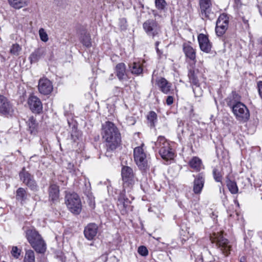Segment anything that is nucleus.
<instances>
[{
    "label": "nucleus",
    "mask_w": 262,
    "mask_h": 262,
    "mask_svg": "<svg viewBox=\"0 0 262 262\" xmlns=\"http://www.w3.org/2000/svg\"><path fill=\"white\" fill-rule=\"evenodd\" d=\"M160 42L159 41H157L156 42H155V47H156V51H157V54L160 56L162 54V52L158 48V46L160 44Z\"/></svg>",
    "instance_id": "nucleus-45"
},
{
    "label": "nucleus",
    "mask_w": 262,
    "mask_h": 262,
    "mask_svg": "<svg viewBox=\"0 0 262 262\" xmlns=\"http://www.w3.org/2000/svg\"><path fill=\"white\" fill-rule=\"evenodd\" d=\"M35 254L33 250H27L26 251L23 262H35Z\"/></svg>",
    "instance_id": "nucleus-34"
},
{
    "label": "nucleus",
    "mask_w": 262,
    "mask_h": 262,
    "mask_svg": "<svg viewBox=\"0 0 262 262\" xmlns=\"http://www.w3.org/2000/svg\"><path fill=\"white\" fill-rule=\"evenodd\" d=\"M243 21H244V22L245 24H246V23H247L248 22V20H245V19H243Z\"/></svg>",
    "instance_id": "nucleus-51"
},
{
    "label": "nucleus",
    "mask_w": 262,
    "mask_h": 262,
    "mask_svg": "<svg viewBox=\"0 0 262 262\" xmlns=\"http://www.w3.org/2000/svg\"><path fill=\"white\" fill-rule=\"evenodd\" d=\"M121 174L123 181L130 183V181L133 177V169L128 166H123L121 170Z\"/></svg>",
    "instance_id": "nucleus-24"
},
{
    "label": "nucleus",
    "mask_w": 262,
    "mask_h": 262,
    "mask_svg": "<svg viewBox=\"0 0 262 262\" xmlns=\"http://www.w3.org/2000/svg\"><path fill=\"white\" fill-rule=\"evenodd\" d=\"M52 82L47 78H42L39 80L38 90L39 93L44 95L50 94L53 91Z\"/></svg>",
    "instance_id": "nucleus-13"
},
{
    "label": "nucleus",
    "mask_w": 262,
    "mask_h": 262,
    "mask_svg": "<svg viewBox=\"0 0 262 262\" xmlns=\"http://www.w3.org/2000/svg\"><path fill=\"white\" fill-rule=\"evenodd\" d=\"M213 178L216 182H222V176L219 170L216 168L213 170Z\"/></svg>",
    "instance_id": "nucleus-38"
},
{
    "label": "nucleus",
    "mask_w": 262,
    "mask_h": 262,
    "mask_svg": "<svg viewBox=\"0 0 262 262\" xmlns=\"http://www.w3.org/2000/svg\"><path fill=\"white\" fill-rule=\"evenodd\" d=\"M227 186L230 192L236 194L238 192V187L235 182L228 180L227 181Z\"/></svg>",
    "instance_id": "nucleus-35"
},
{
    "label": "nucleus",
    "mask_w": 262,
    "mask_h": 262,
    "mask_svg": "<svg viewBox=\"0 0 262 262\" xmlns=\"http://www.w3.org/2000/svg\"><path fill=\"white\" fill-rule=\"evenodd\" d=\"M183 50L186 57L194 62H196V52L190 45L187 43H184Z\"/></svg>",
    "instance_id": "nucleus-21"
},
{
    "label": "nucleus",
    "mask_w": 262,
    "mask_h": 262,
    "mask_svg": "<svg viewBox=\"0 0 262 262\" xmlns=\"http://www.w3.org/2000/svg\"><path fill=\"white\" fill-rule=\"evenodd\" d=\"M113 93L115 96H121L122 94V90L119 87L116 86L113 90Z\"/></svg>",
    "instance_id": "nucleus-43"
},
{
    "label": "nucleus",
    "mask_w": 262,
    "mask_h": 262,
    "mask_svg": "<svg viewBox=\"0 0 262 262\" xmlns=\"http://www.w3.org/2000/svg\"><path fill=\"white\" fill-rule=\"evenodd\" d=\"M28 104L31 111L39 114L42 111V104L40 100L35 96H30L28 100Z\"/></svg>",
    "instance_id": "nucleus-14"
},
{
    "label": "nucleus",
    "mask_w": 262,
    "mask_h": 262,
    "mask_svg": "<svg viewBox=\"0 0 262 262\" xmlns=\"http://www.w3.org/2000/svg\"><path fill=\"white\" fill-rule=\"evenodd\" d=\"M15 198L16 201L24 204L28 200V194L27 190L23 187L18 188L16 191Z\"/></svg>",
    "instance_id": "nucleus-22"
},
{
    "label": "nucleus",
    "mask_w": 262,
    "mask_h": 262,
    "mask_svg": "<svg viewBox=\"0 0 262 262\" xmlns=\"http://www.w3.org/2000/svg\"><path fill=\"white\" fill-rule=\"evenodd\" d=\"M80 41L86 48H90L92 46L91 35L89 33H85L83 34L80 37Z\"/></svg>",
    "instance_id": "nucleus-30"
},
{
    "label": "nucleus",
    "mask_w": 262,
    "mask_h": 262,
    "mask_svg": "<svg viewBox=\"0 0 262 262\" xmlns=\"http://www.w3.org/2000/svg\"><path fill=\"white\" fill-rule=\"evenodd\" d=\"M159 153L161 158L166 161L173 159L174 158V152L171 148L169 144L168 145V148L160 149Z\"/></svg>",
    "instance_id": "nucleus-23"
},
{
    "label": "nucleus",
    "mask_w": 262,
    "mask_h": 262,
    "mask_svg": "<svg viewBox=\"0 0 262 262\" xmlns=\"http://www.w3.org/2000/svg\"><path fill=\"white\" fill-rule=\"evenodd\" d=\"M101 136L106 146V154L115 150L121 142L120 132L115 124L111 121H106L102 124Z\"/></svg>",
    "instance_id": "nucleus-1"
},
{
    "label": "nucleus",
    "mask_w": 262,
    "mask_h": 262,
    "mask_svg": "<svg viewBox=\"0 0 262 262\" xmlns=\"http://www.w3.org/2000/svg\"><path fill=\"white\" fill-rule=\"evenodd\" d=\"M198 70L190 69L188 73L189 82L191 83L193 93L195 97L202 95V91L200 88V82L197 76Z\"/></svg>",
    "instance_id": "nucleus-9"
},
{
    "label": "nucleus",
    "mask_w": 262,
    "mask_h": 262,
    "mask_svg": "<svg viewBox=\"0 0 262 262\" xmlns=\"http://www.w3.org/2000/svg\"><path fill=\"white\" fill-rule=\"evenodd\" d=\"M259 13H260V15L262 16V6L261 7H259Z\"/></svg>",
    "instance_id": "nucleus-48"
},
{
    "label": "nucleus",
    "mask_w": 262,
    "mask_h": 262,
    "mask_svg": "<svg viewBox=\"0 0 262 262\" xmlns=\"http://www.w3.org/2000/svg\"><path fill=\"white\" fill-rule=\"evenodd\" d=\"M198 39L201 51L206 53H210L212 46L208 37L203 34H200Z\"/></svg>",
    "instance_id": "nucleus-16"
},
{
    "label": "nucleus",
    "mask_w": 262,
    "mask_h": 262,
    "mask_svg": "<svg viewBox=\"0 0 262 262\" xmlns=\"http://www.w3.org/2000/svg\"><path fill=\"white\" fill-rule=\"evenodd\" d=\"M14 112L13 105L3 95H0V114L6 116H12Z\"/></svg>",
    "instance_id": "nucleus-11"
},
{
    "label": "nucleus",
    "mask_w": 262,
    "mask_h": 262,
    "mask_svg": "<svg viewBox=\"0 0 262 262\" xmlns=\"http://www.w3.org/2000/svg\"><path fill=\"white\" fill-rule=\"evenodd\" d=\"M189 166L196 171H199L203 168L202 160L197 157H193L189 162Z\"/></svg>",
    "instance_id": "nucleus-28"
},
{
    "label": "nucleus",
    "mask_w": 262,
    "mask_h": 262,
    "mask_svg": "<svg viewBox=\"0 0 262 262\" xmlns=\"http://www.w3.org/2000/svg\"><path fill=\"white\" fill-rule=\"evenodd\" d=\"M130 203V201L123 193H121L118 199V206L123 213L126 212V210Z\"/></svg>",
    "instance_id": "nucleus-20"
},
{
    "label": "nucleus",
    "mask_w": 262,
    "mask_h": 262,
    "mask_svg": "<svg viewBox=\"0 0 262 262\" xmlns=\"http://www.w3.org/2000/svg\"><path fill=\"white\" fill-rule=\"evenodd\" d=\"M156 8L161 12H165L167 4L165 0H155Z\"/></svg>",
    "instance_id": "nucleus-33"
},
{
    "label": "nucleus",
    "mask_w": 262,
    "mask_h": 262,
    "mask_svg": "<svg viewBox=\"0 0 262 262\" xmlns=\"http://www.w3.org/2000/svg\"><path fill=\"white\" fill-rule=\"evenodd\" d=\"M74 167V165L71 163H69L68 168L70 169H72Z\"/></svg>",
    "instance_id": "nucleus-46"
},
{
    "label": "nucleus",
    "mask_w": 262,
    "mask_h": 262,
    "mask_svg": "<svg viewBox=\"0 0 262 262\" xmlns=\"http://www.w3.org/2000/svg\"><path fill=\"white\" fill-rule=\"evenodd\" d=\"M229 20L227 15L222 14L219 17L215 27V32L217 36H222L228 27Z\"/></svg>",
    "instance_id": "nucleus-12"
},
{
    "label": "nucleus",
    "mask_w": 262,
    "mask_h": 262,
    "mask_svg": "<svg viewBox=\"0 0 262 262\" xmlns=\"http://www.w3.org/2000/svg\"><path fill=\"white\" fill-rule=\"evenodd\" d=\"M228 105L232 108L236 118L241 122H247L250 117V113L246 106L241 102H233L230 100L227 102Z\"/></svg>",
    "instance_id": "nucleus-3"
},
{
    "label": "nucleus",
    "mask_w": 262,
    "mask_h": 262,
    "mask_svg": "<svg viewBox=\"0 0 262 262\" xmlns=\"http://www.w3.org/2000/svg\"><path fill=\"white\" fill-rule=\"evenodd\" d=\"M116 75L120 81L126 79V66L124 63H119L116 66Z\"/></svg>",
    "instance_id": "nucleus-25"
},
{
    "label": "nucleus",
    "mask_w": 262,
    "mask_h": 262,
    "mask_svg": "<svg viewBox=\"0 0 262 262\" xmlns=\"http://www.w3.org/2000/svg\"><path fill=\"white\" fill-rule=\"evenodd\" d=\"M28 125L31 133H32L36 129V123L33 117H30L28 120Z\"/></svg>",
    "instance_id": "nucleus-39"
},
{
    "label": "nucleus",
    "mask_w": 262,
    "mask_h": 262,
    "mask_svg": "<svg viewBox=\"0 0 262 262\" xmlns=\"http://www.w3.org/2000/svg\"><path fill=\"white\" fill-rule=\"evenodd\" d=\"M98 226L95 223L89 224L84 228V236L88 240H92L97 235Z\"/></svg>",
    "instance_id": "nucleus-17"
},
{
    "label": "nucleus",
    "mask_w": 262,
    "mask_h": 262,
    "mask_svg": "<svg viewBox=\"0 0 262 262\" xmlns=\"http://www.w3.org/2000/svg\"><path fill=\"white\" fill-rule=\"evenodd\" d=\"M39 34L40 39L44 42H46L48 40V36L44 29L41 28L39 30Z\"/></svg>",
    "instance_id": "nucleus-40"
},
{
    "label": "nucleus",
    "mask_w": 262,
    "mask_h": 262,
    "mask_svg": "<svg viewBox=\"0 0 262 262\" xmlns=\"http://www.w3.org/2000/svg\"><path fill=\"white\" fill-rule=\"evenodd\" d=\"M212 243H215L217 248L225 255H228L231 250L232 246L229 240L225 238L221 232L213 233L210 236Z\"/></svg>",
    "instance_id": "nucleus-4"
},
{
    "label": "nucleus",
    "mask_w": 262,
    "mask_h": 262,
    "mask_svg": "<svg viewBox=\"0 0 262 262\" xmlns=\"http://www.w3.org/2000/svg\"><path fill=\"white\" fill-rule=\"evenodd\" d=\"M147 119L151 127L155 126V124L157 121V114L154 111H150L147 116Z\"/></svg>",
    "instance_id": "nucleus-32"
},
{
    "label": "nucleus",
    "mask_w": 262,
    "mask_h": 262,
    "mask_svg": "<svg viewBox=\"0 0 262 262\" xmlns=\"http://www.w3.org/2000/svg\"><path fill=\"white\" fill-rule=\"evenodd\" d=\"M173 102V98L172 96H169L166 99V103L167 105H170Z\"/></svg>",
    "instance_id": "nucleus-44"
},
{
    "label": "nucleus",
    "mask_w": 262,
    "mask_h": 262,
    "mask_svg": "<svg viewBox=\"0 0 262 262\" xmlns=\"http://www.w3.org/2000/svg\"><path fill=\"white\" fill-rule=\"evenodd\" d=\"M246 261V257L245 256L241 257L240 259V262H245Z\"/></svg>",
    "instance_id": "nucleus-47"
},
{
    "label": "nucleus",
    "mask_w": 262,
    "mask_h": 262,
    "mask_svg": "<svg viewBox=\"0 0 262 262\" xmlns=\"http://www.w3.org/2000/svg\"><path fill=\"white\" fill-rule=\"evenodd\" d=\"M157 84L160 91L165 94H169L171 88V83L165 78H160L156 80Z\"/></svg>",
    "instance_id": "nucleus-19"
},
{
    "label": "nucleus",
    "mask_w": 262,
    "mask_h": 262,
    "mask_svg": "<svg viewBox=\"0 0 262 262\" xmlns=\"http://www.w3.org/2000/svg\"><path fill=\"white\" fill-rule=\"evenodd\" d=\"M22 250L17 246H13L11 251V254L15 259H18L21 255Z\"/></svg>",
    "instance_id": "nucleus-37"
},
{
    "label": "nucleus",
    "mask_w": 262,
    "mask_h": 262,
    "mask_svg": "<svg viewBox=\"0 0 262 262\" xmlns=\"http://www.w3.org/2000/svg\"><path fill=\"white\" fill-rule=\"evenodd\" d=\"M26 237L32 247L37 253H43L46 250V245L41 235L35 229H28L26 231Z\"/></svg>",
    "instance_id": "nucleus-2"
},
{
    "label": "nucleus",
    "mask_w": 262,
    "mask_h": 262,
    "mask_svg": "<svg viewBox=\"0 0 262 262\" xmlns=\"http://www.w3.org/2000/svg\"><path fill=\"white\" fill-rule=\"evenodd\" d=\"M21 51V46L16 43L11 46L10 50V53L13 55L18 56Z\"/></svg>",
    "instance_id": "nucleus-36"
},
{
    "label": "nucleus",
    "mask_w": 262,
    "mask_h": 262,
    "mask_svg": "<svg viewBox=\"0 0 262 262\" xmlns=\"http://www.w3.org/2000/svg\"><path fill=\"white\" fill-rule=\"evenodd\" d=\"M138 252L140 255L143 256H146L148 254L147 249L144 246H141L138 248Z\"/></svg>",
    "instance_id": "nucleus-41"
},
{
    "label": "nucleus",
    "mask_w": 262,
    "mask_h": 262,
    "mask_svg": "<svg viewBox=\"0 0 262 262\" xmlns=\"http://www.w3.org/2000/svg\"><path fill=\"white\" fill-rule=\"evenodd\" d=\"M129 66L132 74L138 75L142 73V68L139 63L134 62Z\"/></svg>",
    "instance_id": "nucleus-31"
},
{
    "label": "nucleus",
    "mask_w": 262,
    "mask_h": 262,
    "mask_svg": "<svg viewBox=\"0 0 262 262\" xmlns=\"http://www.w3.org/2000/svg\"><path fill=\"white\" fill-rule=\"evenodd\" d=\"M152 13H153V15L155 16H156L157 15V12L155 10H153L152 11Z\"/></svg>",
    "instance_id": "nucleus-49"
},
{
    "label": "nucleus",
    "mask_w": 262,
    "mask_h": 262,
    "mask_svg": "<svg viewBox=\"0 0 262 262\" xmlns=\"http://www.w3.org/2000/svg\"><path fill=\"white\" fill-rule=\"evenodd\" d=\"M241 97L235 92H232V96L228 98L227 102L230 100H233V102H240Z\"/></svg>",
    "instance_id": "nucleus-42"
},
{
    "label": "nucleus",
    "mask_w": 262,
    "mask_h": 262,
    "mask_svg": "<svg viewBox=\"0 0 262 262\" xmlns=\"http://www.w3.org/2000/svg\"><path fill=\"white\" fill-rule=\"evenodd\" d=\"M143 29L147 35L152 38L159 37L161 33V28L159 23L154 19H148L143 24Z\"/></svg>",
    "instance_id": "nucleus-6"
},
{
    "label": "nucleus",
    "mask_w": 262,
    "mask_h": 262,
    "mask_svg": "<svg viewBox=\"0 0 262 262\" xmlns=\"http://www.w3.org/2000/svg\"><path fill=\"white\" fill-rule=\"evenodd\" d=\"M194 180L193 181V191L195 194H200L204 187L205 176L203 172L198 173L194 176Z\"/></svg>",
    "instance_id": "nucleus-15"
},
{
    "label": "nucleus",
    "mask_w": 262,
    "mask_h": 262,
    "mask_svg": "<svg viewBox=\"0 0 262 262\" xmlns=\"http://www.w3.org/2000/svg\"><path fill=\"white\" fill-rule=\"evenodd\" d=\"M19 177L21 181L31 190L34 192L38 191L39 187L34 180V176L27 171L25 167L19 172Z\"/></svg>",
    "instance_id": "nucleus-7"
},
{
    "label": "nucleus",
    "mask_w": 262,
    "mask_h": 262,
    "mask_svg": "<svg viewBox=\"0 0 262 262\" xmlns=\"http://www.w3.org/2000/svg\"><path fill=\"white\" fill-rule=\"evenodd\" d=\"M49 198L54 202L57 200L59 198V187L56 184H51L49 188Z\"/></svg>",
    "instance_id": "nucleus-27"
},
{
    "label": "nucleus",
    "mask_w": 262,
    "mask_h": 262,
    "mask_svg": "<svg viewBox=\"0 0 262 262\" xmlns=\"http://www.w3.org/2000/svg\"><path fill=\"white\" fill-rule=\"evenodd\" d=\"M169 144V142L164 136H160L158 137L157 141L154 143L155 146H153V148L155 150H158L159 151L160 149L168 148Z\"/></svg>",
    "instance_id": "nucleus-26"
},
{
    "label": "nucleus",
    "mask_w": 262,
    "mask_h": 262,
    "mask_svg": "<svg viewBox=\"0 0 262 262\" xmlns=\"http://www.w3.org/2000/svg\"><path fill=\"white\" fill-rule=\"evenodd\" d=\"M135 161L140 169L145 170L147 167L146 155L144 152L143 146L136 147L134 150Z\"/></svg>",
    "instance_id": "nucleus-8"
},
{
    "label": "nucleus",
    "mask_w": 262,
    "mask_h": 262,
    "mask_svg": "<svg viewBox=\"0 0 262 262\" xmlns=\"http://www.w3.org/2000/svg\"><path fill=\"white\" fill-rule=\"evenodd\" d=\"M45 55V49L43 48H38L31 53L29 57V60L31 64L35 63Z\"/></svg>",
    "instance_id": "nucleus-18"
},
{
    "label": "nucleus",
    "mask_w": 262,
    "mask_h": 262,
    "mask_svg": "<svg viewBox=\"0 0 262 262\" xmlns=\"http://www.w3.org/2000/svg\"><path fill=\"white\" fill-rule=\"evenodd\" d=\"M8 3L15 9H20L28 5V0H8Z\"/></svg>",
    "instance_id": "nucleus-29"
},
{
    "label": "nucleus",
    "mask_w": 262,
    "mask_h": 262,
    "mask_svg": "<svg viewBox=\"0 0 262 262\" xmlns=\"http://www.w3.org/2000/svg\"><path fill=\"white\" fill-rule=\"evenodd\" d=\"M65 203L69 210L73 214H79L81 211L82 205L78 195L75 193H67L65 196Z\"/></svg>",
    "instance_id": "nucleus-5"
},
{
    "label": "nucleus",
    "mask_w": 262,
    "mask_h": 262,
    "mask_svg": "<svg viewBox=\"0 0 262 262\" xmlns=\"http://www.w3.org/2000/svg\"><path fill=\"white\" fill-rule=\"evenodd\" d=\"M200 8V15L203 19H211L213 16L211 11L212 3L211 0H199Z\"/></svg>",
    "instance_id": "nucleus-10"
},
{
    "label": "nucleus",
    "mask_w": 262,
    "mask_h": 262,
    "mask_svg": "<svg viewBox=\"0 0 262 262\" xmlns=\"http://www.w3.org/2000/svg\"><path fill=\"white\" fill-rule=\"evenodd\" d=\"M234 1L235 3L238 4L240 0H234Z\"/></svg>",
    "instance_id": "nucleus-50"
}]
</instances>
